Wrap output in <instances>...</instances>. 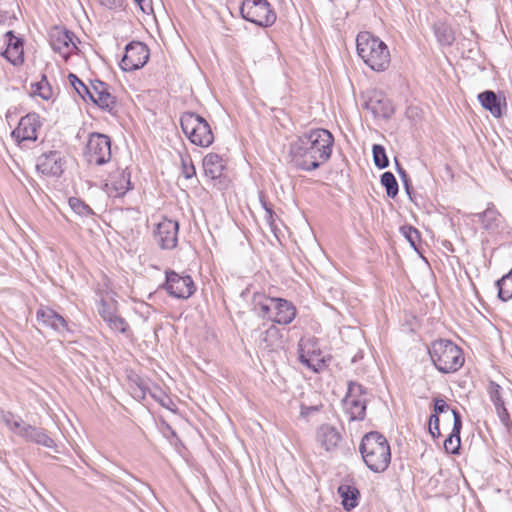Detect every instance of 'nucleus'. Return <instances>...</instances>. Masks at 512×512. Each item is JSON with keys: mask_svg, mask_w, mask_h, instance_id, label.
<instances>
[{"mask_svg": "<svg viewBox=\"0 0 512 512\" xmlns=\"http://www.w3.org/2000/svg\"><path fill=\"white\" fill-rule=\"evenodd\" d=\"M334 136L323 128L311 129L289 146L291 163L303 171H313L327 162L332 154Z\"/></svg>", "mask_w": 512, "mask_h": 512, "instance_id": "f257e3e1", "label": "nucleus"}, {"mask_svg": "<svg viewBox=\"0 0 512 512\" xmlns=\"http://www.w3.org/2000/svg\"><path fill=\"white\" fill-rule=\"evenodd\" d=\"M359 452L366 467L374 473L386 471L391 463L389 442L378 431H370L362 437Z\"/></svg>", "mask_w": 512, "mask_h": 512, "instance_id": "f03ea898", "label": "nucleus"}, {"mask_svg": "<svg viewBox=\"0 0 512 512\" xmlns=\"http://www.w3.org/2000/svg\"><path fill=\"white\" fill-rule=\"evenodd\" d=\"M357 54L373 71H385L390 64L388 46L370 32H360L356 38Z\"/></svg>", "mask_w": 512, "mask_h": 512, "instance_id": "7ed1b4c3", "label": "nucleus"}, {"mask_svg": "<svg viewBox=\"0 0 512 512\" xmlns=\"http://www.w3.org/2000/svg\"><path fill=\"white\" fill-rule=\"evenodd\" d=\"M428 353L435 368L444 374L458 371L465 361L462 349L448 339L433 341Z\"/></svg>", "mask_w": 512, "mask_h": 512, "instance_id": "20e7f679", "label": "nucleus"}, {"mask_svg": "<svg viewBox=\"0 0 512 512\" xmlns=\"http://www.w3.org/2000/svg\"><path fill=\"white\" fill-rule=\"evenodd\" d=\"M180 125L184 134L194 145L208 147L214 141L209 123L195 112H185L180 117Z\"/></svg>", "mask_w": 512, "mask_h": 512, "instance_id": "39448f33", "label": "nucleus"}, {"mask_svg": "<svg viewBox=\"0 0 512 512\" xmlns=\"http://www.w3.org/2000/svg\"><path fill=\"white\" fill-rule=\"evenodd\" d=\"M298 359L314 373H320L328 366L330 358L322 356L318 347V340L315 337H302L298 342Z\"/></svg>", "mask_w": 512, "mask_h": 512, "instance_id": "423d86ee", "label": "nucleus"}, {"mask_svg": "<svg viewBox=\"0 0 512 512\" xmlns=\"http://www.w3.org/2000/svg\"><path fill=\"white\" fill-rule=\"evenodd\" d=\"M90 164L103 165L111 159V139L105 134L91 133L84 152Z\"/></svg>", "mask_w": 512, "mask_h": 512, "instance_id": "0eeeda50", "label": "nucleus"}, {"mask_svg": "<svg viewBox=\"0 0 512 512\" xmlns=\"http://www.w3.org/2000/svg\"><path fill=\"white\" fill-rule=\"evenodd\" d=\"M150 51L146 44L132 41L125 47L120 67L123 71L131 72L142 68L149 60Z\"/></svg>", "mask_w": 512, "mask_h": 512, "instance_id": "6e6552de", "label": "nucleus"}, {"mask_svg": "<svg viewBox=\"0 0 512 512\" xmlns=\"http://www.w3.org/2000/svg\"><path fill=\"white\" fill-rule=\"evenodd\" d=\"M166 281L163 285L167 293L178 299H188L195 290V284L191 276L180 275L173 270L166 271Z\"/></svg>", "mask_w": 512, "mask_h": 512, "instance_id": "1a4fd4ad", "label": "nucleus"}, {"mask_svg": "<svg viewBox=\"0 0 512 512\" xmlns=\"http://www.w3.org/2000/svg\"><path fill=\"white\" fill-rule=\"evenodd\" d=\"M179 224L175 220L164 218L154 230V239L163 250H172L178 243Z\"/></svg>", "mask_w": 512, "mask_h": 512, "instance_id": "9d476101", "label": "nucleus"}, {"mask_svg": "<svg viewBox=\"0 0 512 512\" xmlns=\"http://www.w3.org/2000/svg\"><path fill=\"white\" fill-rule=\"evenodd\" d=\"M50 45L53 51L59 53L65 60L77 50L74 34L69 30L54 27L50 32Z\"/></svg>", "mask_w": 512, "mask_h": 512, "instance_id": "9b49d317", "label": "nucleus"}, {"mask_svg": "<svg viewBox=\"0 0 512 512\" xmlns=\"http://www.w3.org/2000/svg\"><path fill=\"white\" fill-rule=\"evenodd\" d=\"M104 191L109 197H121L131 189L130 173L125 169L113 171L104 184Z\"/></svg>", "mask_w": 512, "mask_h": 512, "instance_id": "f8f14e48", "label": "nucleus"}, {"mask_svg": "<svg viewBox=\"0 0 512 512\" xmlns=\"http://www.w3.org/2000/svg\"><path fill=\"white\" fill-rule=\"evenodd\" d=\"M40 126L39 115L29 113L20 119L18 126L12 131V137L18 142L35 141Z\"/></svg>", "mask_w": 512, "mask_h": 512, "instance_id": "ddd939ff", "label": "nucleus"}, {"mask_svg": "<svg viewBox=\"0 0 512 512\" xmlns=\"http://www.w3.org/2000/svg\"><path fill=\"white\" fill-rule=\"evenodd\" d=\"M64 161L59 151H49L37 158V171L46 176H60L63 172Z\"/></svg>", "mask_w": 512, "mask_h": 512, "instance_id": "4468645a", "label": "nucleus"}, {"mask_svg": "<svg viewBox=\"0 0 512 512\" xmlns=\"http://www.w3.org/2000/svg\"><path fill=\"white\" fill-rule=\"evenodd\" d=\"M36 318L39 324L51 328L61 336L70 331L64 317L51 308L41 307L37 310Z\"/></svg>", "mask_w": 512, "mask_h": 512, "instance_id": "2eb2a0df", "label": "nucleus"}, {"mask_svg": "<svg viewBox=\"0 0 512 512\" xmlns=\"http://www.w3.org/2000/svg\"><path fill=\"white\" fill-rule=\"evenodd\" d=\"M364 108L370 111L375 118L389 119L394 113L392 101L381 92L371 95L365 102Z\"/></svg>", "mask_w": 512, "mask_h": 512, "instance_id": "dca6fc26", "label": "nucleus"}, {"mask_svg": "<svg viewBox=\"0 0 512 512\" xmlns=\"http://www.w3.org/2000/svg\"><path fill=\"white\" fill-rule=\"evenodd\" d=\"M482 107L488 110L495 118L502 117L507 108L506 98L492 90H485L478 94Z\"/></svg>", "mask_w": 512, "mask_h": 512, "instance_id": "f3484780", "label": "nucleus"}, {"mask_svg": "<svg viewBox=\"0 0 512 512\" xmlns=\"http://www.w3.org/2000/svg\"><path fill=\"white\" fill-rule=\"evenodd\" d=\"M316 438L325 451L333 452L342 441V434L338 428L325 423L317 429Z\"/></svg>", "mask_w": 512, "mask_h": 512, "instance_id": "a211bd4d", "label": "nucleus"}, {"mask_svg": "<svg viewBox=\"0 0 512 512\" xmlns=\"http://www.w3.org/2000/svg\"><path fill=\"white\" fill-rule=\"evenodd\" d=\"M451 412L453 415V427L451 433L444 440L443 446L446 453L458 455L461 448L462 417L456 408L451 409Z\"/></svg>", "mask_w": 512, "mask_h": 512, "instance_id": "6ab92c4d", "label": "nucleus"}, {"mask_svg": "<svg viewBox=\"0 0 512 512\" xmlns=\"http://www.w3.org/2000/svg\"><path fill=\"white\" fill-rule=\"evenodd\" d=\"M271 304L275 307V312H273L274 324L288 325L295 319L297 310L292 302L277 298V301H272Z\"/></svg>", "mask_w": 512, "mask_h": 512, "instance_id": "aec40b11", "label": "nucleus"}, {"mask_svg": "<svg viewBox=\"0 0 512 512\" xmlns=\"http://www.w3.org/2000/svg\"><path fill=\"white\" fill-rule=\"evenodd\" d=\"M6 49L2 52L5 57L13 65H18L23 62V41L16 37L13 31H8L5 34Z\"/></svg>", "mask_w": 512, "mask_h": 512, "instance_id": "412c9836", "label": "nucleus"}, {"mask_svg": "<svg viewBox=\"0 0 512 512\" xmlns=\"http://www.w3.org/2000/svg\"><path fill=\"white\" fill-rule=\"evenodd\" d=\"M18 434L29 441H33L48 448H52L55 445L54 440L44 429L36 428L31 425L23 426Z\"/></svg>", "mask_w": 512, "mask_h": 512, "instance_id": "4be33fe9", "label": "nucleus"}, {"mask_svg": "<svg viewBox=\"0 0 512 512\" xmlns=\"http://www.w3.org/2000/svg\"><path fill=\"white\" fill-rule=\"evenodd\" d=\"M342 402L349 421H362L365 418L367 400L344 398Z\"/></svg>", "mask_w": 512, "mask_h": 512, "instance_id": "5701e85b", "label": "nucleus"}, {"mask_svg": "<svg viewBox=\"0 0 512 512\" xmlns=\"http://www.w3.org/2000/svg\"><path fill=\"white\" fill-rule=\"evenodd\" d=\"M203 168L206 176L213 180L218 179L223 174V159L216 153H209L203 159Z\"/></svg>", "mask_w": 512, "mask_h": 512, "instance_id": "b1692460", "label": "nucleus"}, {"mask_svg": "<svg viewBox=\"0 0 512 512\" xmlns=\"http://www.w3.org/2000/svg\"><path fill=\"white\" fill-rule=\"evenodd\" d=\"M490 398L495 406L496 413L501 421V423L509 430L512 427V421L510 419L508 410L505 407L504 400L500 393V386L496 385L495 391L490 393Z\"/></svg>", "mask_w": 512, "mask_h": 512, "instance_id": "393cba45", "label": "nucleus"}, {"mask_svg": "<svg viewBox=\"0 0 512 512\" xmlns=\"http://www.w3.org/2000/svg\"><path fill=\"white\" fill-rule=\"evenodd\" d=\"M338 493L342 498V505L346 511H350L358 506L360 492L355 486L340 485Z\"/></svg>", "mask_w": 512, "mask_h": 512, "instance_id": "a878e982", "label": "nucleus"}, {"mask_svg": "<svg viewBox=\"0 0 512 512\" xmlns=\"http://www.w3.org/2000/svg\"><path fill=\"white\" fill-rule=\"evenodd\" d=\"M484 217H486L485 230L489 233H497L502 228L504 218L495 208L493 203H489L484 210Z\"/></svg>", "mask_w": 512, "mask_h": 512, "instance_id": "bb28decb", "label": "nucleus"}, {"mask_svg": "<svg viewBox=\"0 0 512 512\" xmlns=\"http://www.w3.org/2000/svg\"><path fill=\"white\" fill-rule=\"evenodd\" d=\"M260 338L267 348L273 349L280 342V332L274 323H263L258 326Z\"/></svg>", "mask_w": 512, "mask_h": 512, "instance_id": "cd10ccee", "label": "nucleus"}, {"mask_svg": "<svg viewBox=\"0 0 512 512\" xmlns=\"http://www.w3.org/2000/svg\"><path fill=\"white\" fill-rule=\"evenodd\" d=\"M277 15L267 0H258V27H269L275 23Z\"/></svg>", "mask_w": 512, "mask_h": 512, "instance_id": "c85d7f7f", "label": "nucleus"}, {"mask_svg": "<svg viewBox=\"0 0 512 512\" xmlns=\"http://www.w3.org/2000/svg\"><path fill=\"white\" fill-rule=\"evenodd\" d=\"M98 87H100V94L93 99V103L102 110L112 113L116 106V97L110 93L107 84H99Z\"/></svg>", "mask_w": 512, "mask_h": 512, "instance_id": "c756f323", "label": "nucleus"}, {"mask_svg": "<svg viewBox=\"0 0 512 512\" xmlns=\"http://www.w3.org/2000/svg\"><path fill=\"white\" fill-rule=\"evenodd\" d=\"M495 285L498 289V298L501 301L507 302L512 299V269L497 280Z\"/></svg>", "mask_w": 512, "mask_h": 512, "instance_id": "7c9ffc66", "label": "nucleus"}, {"mask_svg": "<svg viewBox=\"0 0 512 512\" xmlns=\"http://www.w3.org/2000/svg\"><path fill=\"white\" fill-rule=\"evenodd\" d=\"M380 183L385 188L386 194L389 198L394 199L397 196L399 192V186L392 172H384L380 177Z\"/></svg>", "mask_w": 512, "mask_h": 512, "instance_id": "2f4dec72", "label": "nucleus"}, {"mask_svg": "<svg viewBox=\"0 0 512 512\" xmlns=\"http://www.w3.org/2000/svg\"><path fill=\"white\" fill-rule=\"evenodd\" d=\"M68 203L70 208L81 217H91L95 214L93 209L78 197H70Z\"/></svg>", "mask_w": 512, "mask_h": 512, "instance_id": "473e14b6", "label": "nucleus"}, {"mask_svg": "<svg viewBox=\"0 0 512 512\" xmlns=\"http://www.w3.org/2000/svg\"><path fill=\"white\" fill-rule=\"evenodd\" d=\"M31 87L33 94L40 96L44 100H49L53 96L52 88L45 75H42V79L32 84Z\"/></svg>", "mask_w": 512, "mask_h": 512, "instance_id": "72a5a7b5", "label": "nucleus"}, {"mask_svg": "<svg viewBox=\"0 0 512 512\" xmlns=\"http://www.w3.org/2000/svg\"><path fill=\"white\" fill-rule=\"evenodd\" d=\"M373 161L378 169H385L389 165V159L384 146L374 144L372 147Z\"/></svg>", "mask_w": 512, "mask_h": 512, "instance_id": "f704fd0d", "label": "nucleus"}, {"mask_svg": "<svg viewBox=\"0 0 512 512\" xmlns=\"http://www.w3.org/2000/svg\"><path fill=\"white\" fill-rule=\"evenodd\" d=\"M272 301H277V298H266L258 296V308L261 312V316L264 319H268L273 323V312H275L274 305L271 304Z\"/></svg>", "mask_w": 512, "mask_h": 512, "instance_id": "c9c22d12", "label": "nucleus"}, {"mask_svg": "<svg viewBox=\"0 0 512 512\" xmlns=\"http://www.w3.org/2000/svg\"><path fill=\"white\" fill-rule=\"evenodd\" d=\"M256 0H244L240 6V14L243 19L256 24Z\"/></svg>", "mask_w": 512, "mask_h": 512, "instance_id": "e433bc0d", "label": "nucleus"}, {"mask_svg": "<svg viewBox=\"0 0 512 512\" xmlns=\"http://www.w3.org/2000/svg\"><path fill=\"white\" fill-rule=\"evenodd\" d=\"M366 388L355 381H349L344 398L366 400Z\"/></svg>", "mask_w": 512, "mask_h": 512, "instance_id": "4c0bfd02", "label": "nucleus"}, {"mask_svg": "<svg viewBox=\"0 0 512 512\" xmlns=\"http://www.w3.org/2000/svg\"><path fill=\"white\" fill-rule=\"evenodd\" d=\"M68 80L77 94L86 101L87 95H90V88L86 86L82 80H80L77 75L73 73H69Z\"/></svg>", "mask_w": 512, "mask_h": 512, "instance_id": "58836bf2", "label": "nucleus"}, {"mask_svg": "<svg viewBox=\"0 0 512 512\" xmlns=\"http://www.w3.org/2000/svg\"><path fill=\"white\" fill-rule=\"evenodd\" d=\"M259 201L265 212L264 219L266 223L269 225L271 231L275 233L277 229V225L275 223L277 215L273 211L271 205H269L268 202L262 196H259Z\"/></svg>", "mask_w": 512, "mask_h": 512, "instance_id": "ea45409f", "label": "nucleus"}, {"mask_svg": "<svg viewBox=\"0 0 512 512\" xmlns=\"http://www.w3.org/2000/svg\"><path fill=\"white\" fill-rule=\"evenodd\" d=\"M435 35L442 45H451L454 41L452 31L444 24L435 27Z\"/></svg>", "mask_w": 512, "mask_h": 512, "instance_id": "a19ab883", "label": "nucleus"}, {"mask_svg": "<svg viewBox=\"0 0 512 512\" xmlns=\"http://www.w3.org/2000/svg\"><path fill=\"white\" fill-rule=\"evenodd\" d=\"M109 328L115 332L126 334L129 331L128 322L120 315L115 314L108 322Z\"/></svg>", "mask_w": 512, "mask_h": 512, "instance_id": "79ce46f5", "label": "nucleus"}, {"mask_svg": "<svg viewBox=\"0 0 512 512\" xmlns=\"http://www.w3.org/2000/svg\"><path fill=\"white\" fill-rule=\"evenodd\" d=\"M2 421L11 429L17 433L23 428V421L20 417H16L10 412L2 415Z\"/></svg>", "mask_w": 512, "mask_h": 512, "instance_id": "37998d69", "label": "nucleus"}, {"mask_svg": "<svg viewBox=\"0 0 512 512\" xmlns=\"http://www.w3.org/2000/svg\"><path fill=\"white\" fill-rule=\"evenodd\" d=\"M403 235L411 244L412 247H416V243L419 241L420 234L419 231L412 226H403L401 228Z\"/></svg>", "mask_w": 512, "mask_h": 512, "instance_id": "c03bdc74", "label": "nucleus"}, {"mask_svg": "<svg viewBox=\"0 0 512 512\" xmlns=\"http://www.w3.org/2000/svg\"><path fill=\"white\" fill-rule=\"evenodd\" d=\"M450 409L447 402L440 397H436L433 399V412L436 414H442L444 412H447Z\"/></svg>", "mask_w": 512, "mask_h": 512, "instance_id": "a18cd8bd", "label": "nucleus"}, {"mask_svg": "<svg viewBox=\"0 0 512 512\" xmlns=\"http://www.w3.org/2000/svg\"><path fill=\"white\" fill-rule=\"evenodd\" d=\"M98 312L106 323L115 315L105 301H101Z\"/></svg>", "mask_w": 512, "mask_h": 512, "instance_id": "49530a36", "label": "nucleus"}, {"mask_svg": "<svg viewBox=\"0 0 512 512\" xmlns=\"http://www.w3.org/2000/svg\"><path fill=\"white\" fill-rule=\"evenodd\" d=\"M99 84H106L105 82L103 81H100V80H95V81H92L91 82V87L90 88V95H87V98H89L92 102H93V99H95L100 93V87H98Z\"/></svg>", "mask_w": 512, "mask_h": 512, "instance_id": "de8ad7c7", "label": "nucleus"}, {"mask_svg": "<svg viewBox=\"0 0 512 512\" xmlns=\"http://www.w3.org/2000/svg\"><path fill=\"white\" fill-rule=\"evenodd\" d=\"M320 408H321V406H319V405L307 406V405L302 404L300 407V414L302 417H308L312 413L318 412L320 410Z\"/></svg>", "mask_w": 512, "mask_h": 512, "instance_id": "09e8293b", "label": "nucleus"}, {"mask_svg": "<svg viewBox=\"0 0 512 512\" xmlns=\"http://www.w3.org/2000/svg\"><path fill=\"white\" fill-rule=\"evenodd\" d=\"M182 169L183 175L187 179L193 177L196 174L194 165L192 163L187 164L184 160H182Z\"/></svg>", "mask_w": 512, "mask_h": 512, "instance_id": "8fccbe9b", "label": "nucleus"}, {"mask_svg": "<svg viewBox=\"0 0 512 512\" xmlns=\"http://www.w3.org/2000/svg\"><path fill=\"white\" fill-rule=\"evenodd\" d=\"M142 12L148 13L152 10L151 3L147 0H134Z\"/></svg>", "mask_w": 512, "mask_h": 512, "instance_id": "3c124183", "label": "nucleus"}, {"mask_svg": "<svg viewBox=\"0 0 512 512\" xmlns=\"http://www.w3.org/2000/svg\"><path fill=\"white\" fill-rule=\"evenodd\" d=\"M429 427H431V429H436L437 427H440V419H439V414H436V413H432L429 417Z\"/></svg>", "mask_w": 512, "mask_h": 512, "instance_id": "603ef678", "label": "nucleus"}, {"mask_svg": "<svg viewBox=\"0 0 512 512\" xmlns=\"http://www.w3.org/2000/svg\"><path fill=\"white\" fill-rule=\"evenodd\" d=\"M403 187H404V190L407 194V196L409 197V199L411 201H413V197H414V188L412 186V182L409 181V182H406V183H403Z\"/></svg>", "mask_w": 512, "mask_h": 512, "instance_id": "864d4df0", "label": "nucleus"}, {"mask_svg": "<svg viewBox=\"0 0 512 512\" xmlns=\"http://www.w3.org/2000/svg\"><path fill=\"white\" fill-rule=\"evenodd\" d=\"M398 175H399L402 183L411 181V179L405 169H399Z\"/></svg>", "mask_w": 512, "mask_h": 512, "instance_id": "5fc2aeb1", "label": "nucleus"}, {"mask_svg": "<svg viewBox=\"0 0 512 512\" xmlns=\"http://www.w3.org/2000/svg\"><path fill=\"white\" fill-rule=\"evenodd\" d=\"M398 175H399L402 183L411 181V179L405 169H399Z\"/></svg>", "mask_w": 512, "mask_h": 512, "instance_id": "6e6d98bb", "label": "nucleus"}, {"mask_svg": "<svg viewBox=\"0 0 512 512\" xmlns=\"http://www.w3.org/2000/svg\"><path fill=\"white\" fill-rule=\"evenodd\" d=\"M105 5L109 8L121 6L122 0H104Z\"/></svg>", "mask_w": 512, "mask_h": 512, "instance_id": "4d7b16f0", "label": "nucleus"}, {"mask_svg": "<svg viewBox=\"0 0 512 512\" xmlns=\"http://www.w3.org/2000/svg\"><path fill=\"white\" fill-rule=\"evenodd\" d=\"M429 433L432 438H439L441 436L440 427H437L436 429H431V427H429Z\"/></svg>", "mask_w": 512, "mask_h": 512, "instance_id": "13d9d810", "label": "nucleus"}, {"mask_svg": "<svg viewBox=\"0 0 512 512\" xmlns=\"http://www.w3.org/2000/svg\"><path fill=\"white\" fill-rule=\"evenodd\" d=\"M483 214H484V211L476 213V214H474V216L478 218L479 222H481L483 224V228L485 229L486 217H484Z\"/></svg>", "mask_w": 512, "mask_h": 512, "instance_id": "bf43d9fd", "label": "nucleus"}, {"mask_svg": "<svg viewBox=\"0 0 512 512\" xmlns=\"http://www.w3.org/2000/svg\"><path fill=\"white\" fill-rule=\"evenodd\" d=\"M394 162H395V168H396L397 173L399 172V169H404L402 167V165L399 163V161L397 160V158L394 159Z\"/></svg>", "mask_w": 512, "mask_h": 512, "instance_id": "052dcab7", "label": "nucleus"}, {"mask_svg": "<svg viewBox=\"0 0 512 512\" xmlns=\"http://www.w3.org/2000/svg\"><path fill=\"white\" fill-rule=\"evenodd\" d=\"M256 298V292L252 294V299L254 300Z\"/></svg>", "mask_w": 512, "mask_h": 512, "instance_id": "680f3d73", "label": "nucleus"}]
</instances>
